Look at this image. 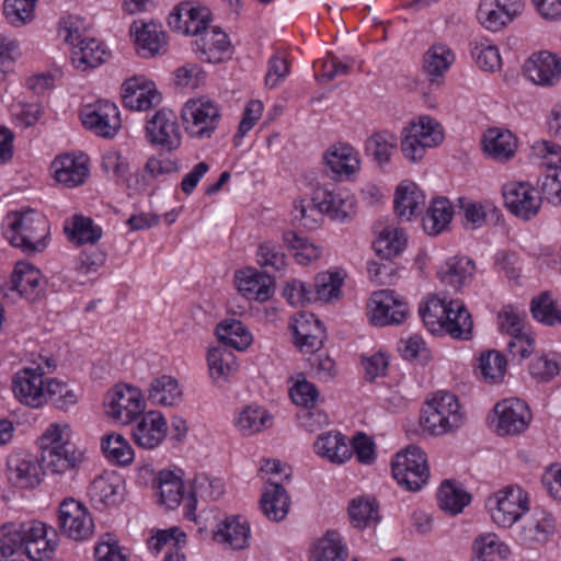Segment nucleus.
I'll return each mask as SVG.
<instances>
[{
    "instance_id": "nucleus-1",
    "label": "nucleus",
    "mask_w": 561,
    "mask_h": 561,
    "mask_svg": "<svg viewBox=\"0 0 561 561\" xmlns=\"http://www.w3.org/2000/svg\"><path fill=\"white\" fill-rule=\"evenodd\" d=\"M68 424H50L39 438L42 461L51 473L77 471L84 461V451L71 440Z\"/></svg>"
},
{
    "instance_id": "nucleus-2",
    "label": "nucleus",
    "mask_w": 561,
    "mask_h": 561,
    "mask_svg": "<svg viewBox=\"0 0 561 561\" xmlns=\"http://www.w3.org/2000/svg\"><path fill=\"white\" fill-rule=\"evenodd\" d=\"M313 207L308 208L304 202L295 204L294 217L308 229H313L318 220L312 218V214L318 210L327 215L331 220L346 222L356 214V198L347 190L318 188L312 197Z\"/></svg>"
},
{
    "instance_id": "nucleus-3",
    "label": "nucleus",
    "mask_w": 561,
    "mask_h": 561,
    "mask_svg": "<svg viewBox=\"0 0 561 561\" xmlns=\"http://www.w3.org/2000/svg\"><path fill=\"white\" fill-rule=\"evenodd\" d=\"M209 22L207 8L194 7L191 2H181L168 19L173 31L195 37L193 49L206 62H210V45L207 38Z\"/></svg>"
},
{
    "instance_id": "nucleus-4",
    "label": "nucleus",
    "mask_w": 561,
    "mask_h": 561,
    "mask_svg": "<svg viewBox=\"0 0 561 561\" xmlns=\"http://www.w3.org/2000/svg\"><path fill=\"white\" fill-rule=\"evenodd\" d=\"M48 233L49 225L46 217L30 209L13 213L7 238L13 247L20 248L26 254H33L44 250Z\"/></svg>"
},
{
    "instance_id": "nucleus-5",
    "label": "nucleus",
    "mask_w": 561,
    "mask_h": 561,
    "mask_svg": "<svg viewBox=\"0 0 561 561\" xmlns=\"http://www.w3.org/2000/svg\"><path fill=\"white\" fill-rule=\"evenodd\" d=\"M82 21L79 16L69 15L60 22L59 32L65 33V41L73 46L71 61L80 71L95 68L110 56L103 44L95 38H82L80 28Z\"/></svg>"
},
{
    "instance_id": "nucleus-6",
    "label": "nucleus",
    "mask_w": 561,
    "mask_h": 561,
    "mask_svg": "<svg viewBox=\"0 0 561 561\" xmlns=\"http://www.w3.org/2000/svg\"><path fill=\"white\" fill-rule=\"evenodd\" d=\"M463 415L458 399L447 391H439L422 409L421 424L433 435H443L460 427Z\"/></svg>"
},
{
    "instance_id": "nucleus-7",
    "label": "nucleus",
    "mask_w": 561,
    "mask_h": 561,
    "mask_svg": "<svg viewBox=\"0 0 561 561\" xmlns=\"http://www.w3.org/2000/svg\"><path fill=\"white\" fill-rule=\"evenodd\" d=\"M485 506L497 526L510 528L529 511V495L519 485H506L490 495Z\"/></svg>"
},
{
    "instance_id": "nucleus-8",
    "label": "nucleus",
    "mask_w": 561,
    "mask_h": 561,
    "mask_svg": "<svg viewBox=\"0 0 561 561\" xmlns=\"http://www.w3.org/2000/svg\"><path fill=\"white\" fill-rule=\"evenodd\" d=\"M393 479L408 491H419L427 482L430 470L425 453L417 446H409L398 453L391 463Z\"/></svg>"
},
{
    "instance_id": "nucleus-9",
    "label": "nucleus",
    "mask_w": 561,
    "mask_h": 561,
    "mask_svg": "<svg viewBox=\"0 0 561 561\" xmlns=\"http://www.w3.org/2000/svg\"><path fill=\"white\" fill-rule=\"evenodd\" d=\"M58 525L61 534L77 541L88 539L94 530V523L88 508L72 497L60 503Z\"/></svg>"
},
{
    "instance_id": "nucleus-10",
    "label": "nucleus",
    "mask_w": 561,
    "mask_h": 561,
    "mask_svg": "<svg viewBox=\"0 0 561 561\" xmlns=\"http://www.w3.org/2000/svg\"><path fill=\"white\" fill-rule=\"evenodd\" d=\"M105 407L110 417L122 424H129L142 413L145 404L137 388L116 385L108 391Z\"/></svg>"
},
{
    "instance_id": "nucleus-11",
    "label": "nucleus",
    "mask_w": 561,
    "mask_h": 561,
    "mask_svg": "<svg viewBox=\"0 0 561 561\" xmlns=\"http://www.w3.org/2000/svg\"><path fill=\"white\" fill-rule=\"evenodd\" d=\"M83 126L100 137L112 138L121 128V116L115 103L99 100L85 105L80 114Z\"/></svg>"
},
{
    "instance_id": "nucleus-12",
    "label": "nucleus",
    "mask_w": 561,
    "mask_h": 561,
    "mask_svg": "<svg viewBox=\"0 0 561 561\" xmlns=\"http://www.w3.org/2000/svg\"><path fill=\"white\" fill-rule=\"evenodd\" d=\"M146 138L149 144L169 151L181 145V129L176 114L170 108L157 111L146 124Z\"/></svg>"
},
{
    "instance_id": "nucleus-13",
    "label": "nucleus",
    "mask_w": 561,
    "mask_h": 561,
    "mask_svg": "<svg viewBox=\"0 0 561 561\" xmlns=\"http://www.w3.org/2000/svg\"><path fill=\"white\" fill-rule=\"evenodd\" d=\"M368 308L370 321L377 327L400 324L409 313L407 302L390 289L373 293Z\"/></svg>"
},
{
    "instance_id": "nucleus-14",
    "label": "nucleus",
    "mask_w": 561,
    "mask_h": 561,
    "mask_svg": "<svg viewBox=\"0 0 561 561\" xmlns=\"http://www.w3.org/2000/svg\"><path fill=\"white\" fill-rule=\"evenodd\" d=\"M542 158L547 172L541 180V192L548 201L561 204V147L557 144L542 141L534 147Z\"/></svg>"
},
{
    "instance_id": "nucleus-15",
    "label": "nucleus",
    "mask_w": 561,
    "mask_h": 561,
    "mask_svg": "<svg viewBox=\"0 0 561 561\" xmlns=\"http://www.w3.org/2000/svg\"><path fill=\"white\" fill-rule=\"evenodd\" d=\"M524 75L534 84L553 87L561 80V56L549 50L533 53L524 64Z\"/></svg>"
},
{
    "instance_id": "nucleus-16",
    "label": "nucleus",
    "mask_w": 561,
    "mask_h": 561,
    "mask_svg": "<svg viewBox=\"0 0 561 561\" xmlns=\"http://www.w3.org/2000/svg\"><path fill=\"white\" fill-rule=\"evenodd\" d=\"M524 5V0H481L477 19L483 27L496 32L520 14Z\"/></svg>"
},
{
    "instance_id": "nucleus-17",
    "label": "nucleus",
    "mask_w": 561,
    "mask_h": 561,
    "mask_svg": "<svg viewBox=\"0 0 561 561\" xmlns=\"http://www.w3.org/2000/svg\"><path fill=\"white\" fill-rule=\"evenodd\" d=\"M505 206L515 216L529 220L540 208L539 193L529 183H507L503 186Z\"/></svg>"
},
{
    "instance_id": "nucleus-18",
    "label": "nucleus",
    "mask_w": 561,
    "mask_h": 561,
    "mask_svg": "<svg viewBox=\"0 0 561 561\" xmlns=\"http://www.w3.org/2000/svg\"><path fill=\"white\" fill-rule=\"evenodd\" d=\"M45 380L41 367H26L19 370L12 381V390L19 401L31 408H39L45 404Z\"/></svg>"
},
{
    "instance_id": "nucleus-19",
    "label": "nucleus",
    "mask_w": 561,
    "mask_h": 561,
    "mask_svg": "<svg viewBox=\"0 0 561 561\" xmlns=\"http://www.w3.org/2000/svg\"><path fill=\"white\" fill-rule=\"evenodd\" d=\"M7 478L15 488H35L41 483V465L27 453L11 454L7 460Z\"/></svg>"
},
{
    "instance_id": "nucleus-20",
    "label": "nucleus",
    "mask_w": 561,
    "mask_h": 561,
    "mask_svg": "<svg viewBox=\"0 0 561 561\" xmlns=\"http://www.w3.org/2000/svg\"><path fill=\"white\" fill-rule=\"evenodd\" d=\"M494 412L497 416V432L503 435L523 432L531 419L528 405L517 398L505 399L496 403Z\"/></svg>"
},
{
    "instance_id": "nucleus-21",
    "label": "nucleus",
    "mask_w": 561,
    "mask_h": 561,
    "mask_svg": "<svg viewBox=\"0 0 561 561\" xmlns=\"http://www.w3.org/2000/svg\"><path fill=\"white\" fill-rule=\"evenodd\" d=\"M139 416L131 432L134 443L144 449L158 447L167 436L168 425L164 416L154 410Z\"/></svg>"
},
{
    "instance_id": "nucleus-22",
    "label": "nucleus",
    "mask_w": 561,
    "mask_h": 561,
    "mask_svg": "<svg viewBox=\"0 0 561 561\" xmlns=\"http://www.w3.org/2000/svg\"><path fill=\"white\" fill-rule=\"evenodd\" d=\"M250 539V525L239 515L226 517L217 525V529L213 531V541L224 546L225 549L244 550L249 548Z\"/></svg>"
},
{
    "instance_id": "nucleus-23",
    "label": "nucleus",
    "mask_w": 561,
    "mask_h": 561,
    "mask_svg": "<svg viewBox=\"0 0 561 561\" xmlns=\"http://www.w3.org/2000/svg\"><path fill=\"white\" fill-rule=\"evenodd\" d=\"M556 520L548 511L536 507L529 515L522 518L518 527V539L528 545L545 543L554 533Z\"/></svg>"
},
{
    "instance_id": "nucleus-24",
    "label": "nucleus",
    "mask_w": 561,
    "mask_h": 561,
    "mask_svg": "<svg viewBox=\"0 0 561 561\" xmlns=\"http://www.w3.org/2000/svg\"><path fill=\"white\" fill-rule=\"evenodd\" d=\"M130 33L135 35L136 45L142 56L154 57L167 53V35L161 24L153 21H135L130 26Z\"/></svg>"
},
{
    "instance_id": "nucleus-25",
    "label": "nucleus",
    "mask_w": 561,
    "mask_h": 561,
    "mask_svg": "<svg viewBox=\"0 0 561 561\" xmlns=\"http://www.w3.org/2000/svg\"><path fill=\"white\" fill-rule=\"evenodd\" d=\"M476 264L468 256L448 257L437 270V277L442 285L455 291L468 286L474 276Z\"/></svg>"
},
{
    "instance_id": "nucleus-26",
    "label": "nucleus",
    "mask_w": 561,
    "mask_h": 561,
    "mask_svg": "<svg viewBox=\"0 0 561 561\" xmlns=\"http://www.w3.org/2000/svg\"><path fill=\"white\" fill-rule=\"evenodd\" d=\"M123 104L133 111H148L161 102V94L153 83L130 78L123 83Z\"/></svg>"
},
{
    "instance_id": "nucleus-27",
    "label": "nucleus",
    "mask_w": 561,
    "mask_h": 561,
    "mask_svg": "<svg viewBox=\"0 0 561 561\" xmlns=\"http://www.w3.org/2000/svg\"><path fill=\"white\" fill-rule=\"evenodd\" d=\"M153 486L159 504L169 510L179 507L184 499L185 485L181 470H160L153 480Z\"/></svg>"
},
{
    "instance_id": "nucleus-28",
    "label": "nucleus",
    "mask_w": 561,
    "mask_h": 561,
    "mask_svg": "<svg viewBox=\"0 0 561 561\" xmlns=\"http://www.w3.org/2000/svg\"><path fill=\"white\" fill-rule=\"evenodd\" d=\"M10 283L11 289L30 302L38 300L44 291L41 272L31 264L18 263Z\"/></svg>"
},
{
    "instance_id": "nucleus-29",
    "label": "nucleus",
    "mask_w": 561,
    "mask_h": 561,
    "mask_svg": "<svg viewBox=\"0 0 561 561\" xmlns=\"http://www.w3.org/2000/svg\"><path fill=\"white\" fill-rule=\"evenodd\" d=\"M185 130L193 137H203L209 131L210 99L202 96L190 99L181 112Z\"/></svg>"
},
{
    "instance_id": "nucleus-30",
    "label": "nucleus",
    "mask_w": 561,
    "mask_h": 561,
    "mask_svg": "<svg viewBox=\"0 0 561 561\" xmlns=\"http://www.w3.org/2000/svg\"><path fill=\"white\" fill-rule=\"evenodd\" d=\"M425 206V195L413 182H402L396 190L393 207L396 214L404 220H411L421 214Z\"/></svg>"
},
{
    "instance_id": "nucleus-31",
    "label": "nucleus",
    "mask_w": 561,
    "mask_h": 561,
    "mask_svg": "<svg viewBox=\"0 0 561 561\" xmlns=\"http://www.w3.org/2000/svg\"><path fill=\"white\" fill-rule=\"evenodd\" d=\"M442 324L444 333L453 339L468 341L472 336L473 321L461 300L448 301L447 312Z\"/></svg>"
},
{
    "instance_id": "nucleus-32",
    "label": "nucleus",
    "mask_w": 561,
    "mask_h": 561,
    "mask_svg": "<svg viewBox=\"0 0 561 561\" xmlns=\"http://www.w3.org/2000/svg\"><path fill=\"white\" fill-rule=\"evenodd\" d=\"M238 289L250 300L266 301L274 293V279L255 270H247L237 275Z\"/></svg>"
},
{
    "instance_id": "nucleus-33",
    "label": "nucleus",
    "mask_w": 561,
    "mask_h": 561,
    "mask_svg": "<svg viewBox=\"0 0 561 561\" xmlns=\"http://www.w3.org/2000/svg\"><path fill=\"white\" fill-rule=\"evenodd\" d=\"M290 500L279 481L268 480L263 489L260 507L270 520H283L289 510Z\"/></svg>"
},
{
    "instance_id": "nucleus-34",
    "label": "nucleus",
    "mask_w": 561,
    "mask_h": 561,
    "mask_svg": "<svg viewBox=\"0 0 561 561\" xmlns=\"http://www.w3.org/2000/svg\"><path fill=\"white\" fill-rule=\"evenodd\" d=\"M186 543V535L179 527L158 530L157 534L148 540V546L156 552L167 549L163 561H186L182 551Z\"/></svg>"
},
{
    "instance_id": "nucleus-35",
    "label": "nucleus",
    "mask_w": 561,
    "mask_h": 561,
    "mask_svg": "<svg viewBox=\"0 0 561 561\" xmlns=\"http://www.w3.org/2000/svg\"><path fill=\"white\" fill-rule=\"evenodd\" d=\"M51 169L56 181L69 188L83 184L89 174L87 164L70 154L56 158Z\"/></svg>"
},
{
    "instance_id": "nucleus-36",
    "label": "nucleus",
    "mask_w": 561,
    "mask_h": 561,
    "mask_svg": "<svg viewBox=\"0 0 561 561\" xmlns=\"http://www.w3.org/2000/svg\"><path fill=\"white\" fill-rule=\"evenodd\" d=\"M455 61L454 51L445 44L432 45L423 56L422 69L432 82H439Z\"/></svg>"
},
{
    "instance_id": "nucleus-37",
    "label": "nucleus",
    "mask_w": 561,
    "mask_h": 561,
    "mask_svg": "<svg viewBox=\"0 0 561 561\" xmlns=\"http://www.w3.org/2000/svg\"><path fill=\"white\" fill-rule=\"evenodd\" d=\"M314 451L333 463H343L352 457L346 437L337 432L319 435L313 445Z\"/></svg>"
},
{
    "instance_id": "nucleus-38",
    "label": "nucleus",
    "mask_w": 561,
    "mask_h": 561,
    "mask_svg": "<svg viewBox=\"0 0 561 561\" xmlns=\"http://www.w3.org/2000/svg\"><path fill=\"white\" fill-rule=\"evenodd\" d=\"M325 164L339 178H348L359 169V159L348 145L332 146L324 156Z\"/></svg>"
},
{
    "instance_id": "nucleus-39",
    "label": "nucleus",
    "mask_w": 561,
    "mask_h": 561,
    "mask_svg": "<svg viewBox=\"0 0 561 561\" xmlns=\"http://www.w3.org/2000/svg\"><path fill=\"white\" fill-rule=\"evenodd\" d=\"M454 216V207L446 197L432 201L423 217L424 231L430 236H437L449 227Z\"/></svg>"
},
{
    "instance_id": "nucleus-40",
    "label": "nucleus",
    "mask_w": 561,
    "mask_h": 561,
    "mask_svg": "<svg viewBox=\"0 0 561 561\" xmlns=\"http://www.w3.org/2000/svg\"><path fill=\"white\" fill-rule=\"evenodd\" d=\"M148 399L154 404L174 407L182 402L183 390L176 378L162 375L152 380Z\"/></svg>"
},
{
    "instance_id": "nucleus-41",
    "label": "nucleus",
    "mask_w": 561,
    "mask_h": 561,
    "mask_svg": "<svg viewBox=\"0 0 561 561\" xmlns=\"http://www.w3.org/2000/svg\"><path fill=\"white\" fill-rule=\"evenodd\" d=\"M216 335L224 345L237 351H245L253 342V336L248 328L236 319H226L218 323Z\"/></svg>"
},
{
    "instance_id": "nucleus-42",
    "label": "nucleus",
    "mask_w": 561,
    "mask_h": 561,
    "mask_svg": "<svg viewBox=\"0 0 561 561\" xmlns=\"http://www.w3.org/2000/svg\"><path fill=\"white\" fill-rule=\"evenodd\" d=\"M484 151L493 159H510L516 149V138L510 130L489 129L483 138Z\"/></svg>"
},
{
    "instance_id": "nucleus-43",
    "label": "nucleus",
    "mask_w": 561,
    "mask_h": 561,
    "mask_svg": "<svg viewBox=\"0 0 561 561\" xmlns=\"http://www.w3.org/2000/svg\"><path fill=\"white\" fill-rule=\"evenodd\" d=\"M101 448L107 460L118 466L130 465L134 460V449L121 434L110 433L102 437Z\"/></svg>"
},
{
    "instance_id": "nucleus-44",
    "label": "nucleus",
    "mask_w": 561,
    "mask_h": 561,
    "mask_svg": "<svg viewBox=\"0 0 561 561\" xmlns=\"http://www.w3.org/2000/svg\"><path fill=\"white\" fill-rule=\"evenodd\" d=\"M437 501L440 510L449 513L450 515H457L470 504L471 495L460 485H456L450 481H445L438 489Z\"/></svg>"
},
{
    "instance_id": "nucleus-45",
    "label": "nucleus",
    "mask_w": 561,
    "mask_h": 561,
    "mask_svg": "<svg viewBox=\"0 0 561 561\" xmlns=\"http://www.w3.org/2000/svg\"><path fill=\"white\" fill-rule=\"evenodd\" d=\"M348 514L353 526L359 529L375 526L380 520L379 506L374 499H354L350 504Z\"/></svg>"
},
{
    "instance_id": "nucleus-46",
    "label": "nucleus",
    "mask_w": 561,
    "mask_h": 561,
    "mask_svg": "<svg viewBox=\"0 0 561 561\" xmlns=\"http://www.w3.org/2000/svg\"><path fill=\"white\" fill-rule=\"evenodd\" d=\"M346 558V548L334 531H328L310 551V561H345Z\"/></svg>"
},
{
    "instance_id": "nucleus-47",
    "label": "nucleus",
    "mask_w": 561,
    "mask_h": 561,
    "mask_svg": "<svg viewBox=\"0 0 561 561\" xmlns=\"http://www.w3.org/2000/svg\"><path fill=\"white\" fill-rule=\"evenodd\" d=\"M530 311L533 317L545 325H561V305L548 291L533 298Z\"/></svg>"
},
{
    "instance_id": "nucleus-48",
    "label": "nucleus",
    "mask_w": 561,
    "mask_h": 561,
    "mask_svg": "<svg viewBox=\"0 0 561 561\" xmlns=\"http://www.w3.org/2000/svg\"><path fill=\"white\" fill-rule=\"evenodd\" d=\"M69 240L77 245L85 243L94 244L102 237V228L95 226L93 220L82 215H75L71 219V227H65Z\"/></svg>"
},
{
    "instance_id": "nucleus-49",
    "label": "nucleus",
    "mask_w": 561,
    "mask_h": 561,
    "mask_svg": "<svg viewBox=\"0 0 561 561\" xmlns=\"http://www.w3.org/2000/svg\"><path fill=\"white\" fill-rule=\"evenodd\" d=\"M397 145L398 138L394 134L381 130L373 134L367 139L366 150L379 165H383L390 161Z\"/></svg>"
},
{
    "instance_id": "nucleus-50",
    "label": "nucleus",
    "mask_w": 561,
    "mask_h": 561,
    "mask_svg": "<svg viewBox=\"0 0 561 561\" xmlns=\"http://www.w3.org/2000/svg\"><path fill=\"white\" fill-rule=\"evenodd\" d=\"M282 240L299 264H309L320 257V249L295 231H285Z\"/></svg>"
},
{
    "instance_id": "nucleus-51",
    "label": "nucleus",
    "mask_w": 561,
    "mask_h": 561,
    "mask_svg": "<svg viewBox=\"0 0 561 561\" xmlns=\"http://www.w3.org/2000/svg\"><path fill=\"white\" fill-rule=\"evenodd\" d=\"M407 245V236L404 231L396 227L385 228L374 242L376 252L390 260L400 254Z\"/></svg>"
},
{
    "instance_id": "nucleus-52",
    "label": "nucleus",
    "mask_w": 561,
    "mask_h": 561,
    "mask_svg": "<svg viewBox=\"0 0 561 561\" xmlns=\"http://www.w3.org/2000/svg\"><path fill=\"white\" fill-rule=\"evenodd\" d=\"M448 302L436 296L430 297L419 308L420 317L432 334H443V320L447 312Z\"/></svg>"
},
{
    "instance_id": "nucleus-53",
    "label": "nucleus",
    "mask_w": 561,
    "mask_h": 561,
    "mask_svg": "<svg viewBox=\"0 0 561 561\" xmlns=\"http://www.w3.org/2000/svg\"><path fill=\"white\" fill-rule=\"evenodd\" d=\"M272 415L259 405H249L237 419V426L244 435H252L272 426Z\"/></svg>"
},
{
    "instance_id": "nucleus-54",
    "label": "nucleus",
    "mask_w": 561,
    "mask_h": 561,
    "mask_svg": "<svg viewBox=\"0 0 561 561\" xmlns=\"http://www.w3.org/2000/svg\"><path fill=\"white\" fill-rule=\"evenodd\" d=\"M472 551L481 561H485L493 556H499L505 560L511 554L510 547L494 533L479 535L472 542Z\"/></svg>"
},
{
    "instance_id": "nucleus-55",
    "label": "nucleus",
    "mask_w": 561,
    "mask_h": 561,
    "mask_svg": "<svg viewBox=\"0 0 561 561\" xmlns=\"http://www.w3.org/2000/svg\"><path fill=\"white\" fill-rule=\"evenodd\" d=\"M24 534L22 523H7L0 528V561L9 560L19 550L24 548Z\"/></svg>"
},
{
    "instance_id": "nucleus-56",
    "label": "nucleus",
    "mask_w": 561,
    "mask_h": 561,
    "mask_svg": "<svg viewBox=\"0 0 561 561\" xmlns=\"http://www.w3.org/2000/svg\"><path fill=\"white\" fill-rule=\"evenodd\" d=\"M410 133L416 135L423 140L425 146L431 148L438 146L444 140V130L442 125L433 117L420 116L416 122H412L408 127Z\"/></svg>"
},
{
    "instance_id": "nucleus-57",
    "label": "nucleus",
    "mask_w": 561,
    "mask_h": 561,
    "mask_svg": "<svg viewBox=\"0 0 561 561\" xmlns=\"http://www.w3.org/2000/svg\"><path fill=\"white\" fill-rule=\"evenodd\" d=\"M344 274L342 272H322L317 275L314 282L316 296L318 300L330 302L341 295Z\"/></svg>"
},
{
    "instance_id": "nucleus-58",
    "label": "nucleus",
    "mask_w": 561,
    "mask_h": 561,
    "mask_svg": "<svg viewBox=\"0 0 561 561\" xmlns=\"http://www.w3.org/2000/svg\"><path fill=\"white\" fill-rule=\"evenodd\" d=\"M507 362L505 357L496 352L490 351L481 354L479 358V369L483 379L490 383L501 382L506 373Z\"/></svg>"
},
{
    "instance_id": "nucleus-59",
    "label": "nucleus",
    "mask_w": 561,
    "mask_h": 561,
    "mask_svg": "<svg viewBox=\"0 0 561 561\" xmlns=\"http://www.w3.org/2000/svg\"><path fill=\"white\" fill-rule=\"evenodd\" d=\"M37 0H4L3 13L13 26H22L33 21Z\"/></svg>"
},
{
    "instance_id": "nucleus-60",
    "label": "nucleus",
    "mask_w": 561,
    "mask_h": 561,
    "mask_svg": "<svg viewBox=\"0 0 561 561\" xmlns=\"http://www.w3.org/2000/svg\"><path fill=\"white\" fill-rule=\"evenodd\" d=\"M44 394L45 403L50 401L60 410H68L77 403L76 393L66 383L55 378L46 380Z\"/></svg>"
},
{
    "instance_id": "nucleus-61",
    "label": "nucleus",
    "mask_w": 561,
    "mask_h": 561,
    "mask_svg": "<svg viewBox=\"0 0 561 561\" xmlns=\"http://www.w3.org/2000/svg\"><path fill=\"white\" fill-rule=\"evenodd\" d=\"M207 72L196 64H185L173 72V82L178 88L195 90L206 84Z\"/></svg>"
},
{
    "instance_id": "nucleus-62",
    "label": "nucleus",
    "mask_w": 561,
    "mask_h": 561,
    "mask_svg": "<svg viewBox=\"0 0 561 561\" xmlns=\"http://www.w3.org/2000/svg\"><path fill=\"white\" fill-rule=\"evenodd\" d=\"M471 55L478 67L483 70L494 71L501 67L499 48L486 39L476 43L471 49Z\"/></svg>"
},
{
    "instance_id": "nucleus-63",
    "label": "nucleus",
    "mask_w": 561,
    "mask_h": 561,
    "mask_svg": "<svg viewBox=\"0 0 561 561\" xmlns=\"http://www.w3.org/2000/svg\"><path fill=\"white\" fill-rule=\"evenodd\" d=\"M560 367L554 355L541 354L531 360L529 365L530 375L541 382L551 380L559 374Z\"/></svg>"
},
{
    "instance_id": "nucleus-64",
    "label": "nucleus",
    "mask_w": 561,
    "mask_h": 561,
    "mask_svg": "<svg viewBox=\"0 0 561 561\" xmlns=\"http://www.w3.org/2000/svg\"><path fill=\"white\" fill-rule=\"evenodd\" d=\"M118 488L119 485L111 480L99 477L92 482L90 493L93 500L105 506H113L118 502Z\"/></svg>"
}]
</instances>
